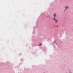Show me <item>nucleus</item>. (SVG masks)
Masks as SVG:
<instances>
[{"mask_svg":"<svg viewBox=\"0 0 73 73\" xmlns=\"http://www.w3.org/2000/svg\"><path fill=\"white\" fill-rule=\"evenodd\" d=\"M69 9V7L68 6H67L65 7V9L64 10V12H65L66 10V9Z\"/></svg>","mask_w":73,"mask_h":73,"instance_id":"nucleus-1","label":"nucleus"},{"mask_svg":"<svg viewBox=\"0 0 73 73\" xmlns=\"http://www.w3.org/2000/svg\"><path fill=\"white\" fill-rule=\"evenodd\" d=\"M56 23H58V20L57 19H56L55 21Z\"/></svg>","mask_w":73,"mask_h":73,"instance_id":"nucleus-2","label":"nucleus"},{"mask_svg":"<svg viewBox=\"0 0 73 73\" xmlns=\"http://www.w3.org/2000/svg\"><path fill=\"white\" fill-rule=\"evenodd\" d=\"M42 45V44L40 43V44H39V46H41Z\"/></svg>","mask_w":73,"mask_h":73,"instance_id":"nucleus-4","label":"nucleus"},{"mask_svg":"<svg viewBox=\"0 0 73 73\" xmlns=\"http://www.w3.org/2000/svg\"><path fill=\"white\" fill-rule=\"evenodd\" d=\"M54 17H56V13H54Z\"/></svg>","mask_w":73,"mask_h":73,"instance_id":"nucleus-3","label":"nucleus"},{"mask_svg":"<svg viewBox=\"0 0 73 73\" xmlns=\"http://www.w3.org/2000/svg\"><path fill=\"white\" fill-rule=\"evenodd\" d=\"M57 27H58V25H57Z\"/></svg>","mask_w":73,"mask_h":73,"instance_id":"nucleus-6","label":"nucleus"},{"mask_svg":"<svg viewBox=\"0 0 73 73\" xmlns=\"http://www.w3.org/2000/svg\"><path fill=\"white\" fill-rule=\"evenodd\" d=\"M54 26H55V25H54Z\"/></svg>","mask_w":73,"mask_h":73,"instance_id":"nucleus-7","label":"nucleus"},{"mask_svg":"<svg viewBox=\"0 0 73 73\" xmlns=\"http://www.w3.org/2000/svg\"><path fill=\"white\" fill-rule=\"evenodd\" d=\"M56 20V18H54L53 19V20L54 21Z\"/></svg>","mask_w":73,"mask_h":73,"instance_id":"nucleus-5","label":"nucleus"}]
</instances>
